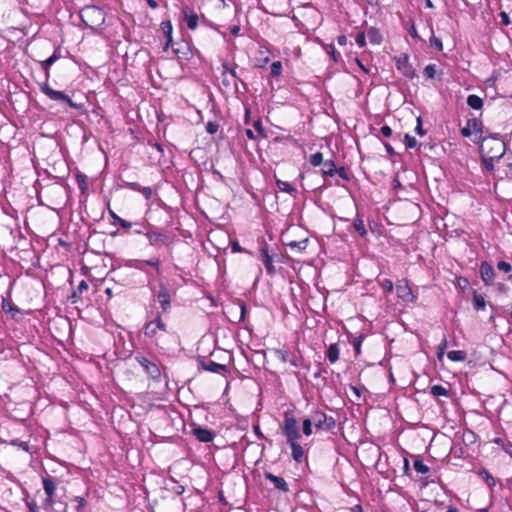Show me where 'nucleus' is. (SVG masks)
<instances>
[{
  "mask_svg": "<svg viewBox=\"0 0 512 512\" xmlns=\"http://www.w3.org/2000/svg\"><path fill=\"white\" fill-rule=\"evenodd\" d=\"M282 433L286 437V442L291 448V457L296 463H302L307 460L304 448L299 444L298 440L301 434L298 429V423L294 415L287 411L284 413V421Z\"/></svg>",
  "mask_w": 512,
  "mask_h": 512,
  "instance_id": "1",
  "label": "nucleus"
},
{
  "mask_svg": "<svg viewBox=\"0 0 512 512\" xmlns=\"http://www.w3.org/2000/svg\"><path fill=\"white\" fill-rule=\"evenodd\" d=\"M79 17L85 27L92 30L99 28L105 22L104 11L95 5H87L79 11Z\"/></svg>",
  "mask_w": 512,
  "mask_h": 512,
  "instance_id": "2",
  "label": "nucleus"
},
{
  "mask_svg": "<svg viewBox=\"0 0 512 512\" xmlns=\"http://www.w3.org/2000/svg\"><path fill=\"white\" fill-rule=\"evenodd\" d=\"M39 88H40V91L43 94H45L52 101H55L59 104L68 105L69 107H71L73 109L81 108V105L73 102L72 99L70 98V96L68 94H66L65 92L52 89L48 85V81L39 83Z\"/></svg>",
  "mask_w": 512,
  "mask_h": 512,
  "instance_id": "3",
  "label": "nucleus"
},
{
  "mask_svg": "<svg viewBox=\"0 0 512 512\" xmlns=\"http://www.w3.org/2000/svg\"><path fill=\"white\" fill-rule=\"evenodd\" d=\"M225 315L230 323H244L247 315V305L241 299H235L226 307Z\"/></svg>",
  "mask_w": 512,
  "mask_h": 512,
  "instance_id": "4",
  "label": "nucleus"
},
{
  "mask_svg": "<svg viewBox=\"0 0 512 512\" xmlns=\"http://www.w3.org/2000/svg\"><path fill=\"white\" fill-rule=\"evenodd\" d=\"M310 418L317 431H332L336 426L335 418L322 410L313 411Z\"/></svg>",
  "mask_w": 512,
  "mask_h": 512,
  "instance_id": "5",
  "label": "nucleus"
},
{
  "mask_svg": "<svg viewBox=\"0 0 512 512\" xmlns=\"http://www.w3.org/2000/svg\"><path fill=\"white\" fill-rule=\"evenodd\" d=\"M480 144V151L482 153H485L487 158H489L491 161H494L496 159L498 160L505 154V143L500 138H497L496 142L491 146H489V142H484Z\"/></svg>",
  "mask_w": 512,
  "mask_h": 512,
  "instance_id": "6",
  "label": "nucleus"
},
{
  "mask_svg": "<svg viewBox=\"0 0 512 512\" xmlns=\"http://www.w3.org/2000/svg\"><path fill=\"white\" fill-rule=\"evenodd\" d=\"M136 362L144 369V371L149 375V377L154 381H159L161 378V370L155 362L150 361L147 357L143 355L135 356Z\"/></svg>",
  "mask_w": 512,
  "mask_h": 512,
  "instance_id": "7",
  "label": "nucleus"
},
{
  "mask_svg": "<svg viewBox=\"0 0 512 512\" xmlns=\"http://www.w3.org/2000/svg\"><path fill=\"white\" fill-rule=\"evenodd\" d=\"M395 65L399 72L406 78L413 79L417 77L416 70L409 62V56L407 54H401L395 59Z\"/></svg>",
  "mask_w": 512,
  "mask_h": 512,
  "instance_id": "8",
  "label": "nucleus"
},
{
  "mask_svg": "<svg viewBox=\"0 0 512 512\" xmlns=\"http://www.w3.org/2000/svg\"><path fill=\"white\" fill-rule=\"evenodd\" d=\"M191 434L202 443H210L214 440L216 434L213 430L202 427L198 424H191Z\"/></svg>",
  "mask_w": 512,
  "mask_h": 512,
  "instance_id": "9",
  "label": "nucleus"
},
{
  "mask_svg": "<svg viewBox=\"0 0 512 512\" xmlns=\"http://www.w3.org/2000/svg\"><path fill=\"white\" fill-rule=\"evenodd\" d=\"M146 238L149 241V245L154 246L157 243L164 245V246H170L173 243L174 236L158 232L154 230V228H150L149 232L146 233Z\"/></svg>",
  "mask_w": 512,
  "mask_h": 512,
  "instance_id": "10",
  "label": "nucleus"
},
{
  "mask_svg": "<svg viewBox=\"0 0 512 512\" xmlns=\"http://www.w3.org/2000/svg\"><path fill=\"white\" fill-rule=\"evenodd\" d=\"M397 297L404 302H415L417 297L413 294L408 280L402 279L396 285Z\"/></svg>",
  "mask_w": 512,
  "mask_h": 512,
  "instance_id": "11",
  "label": "nucleus"
},
{
  "mask_svg": "<svg viewBox=\"0 0 512 512\" xmlns=\"http://www.w3.org/2000/svg\"><path fill=\"white\" fill-rule=\"evenodd\" d=\"M413 468H414V470L417 473L424 475L423 477L420 478V482H421L423 487H426L430 483L434 482V480L433 479H429V476L427 475L430 472L429 466H427L423 462V460L421 459L420 456H415V459H414V462H413Z\"/></svg>",
  "mask_w": 512,
  "mask_h": 512,
  "instance_id": "12",
  "label": "nucleus"
},
{
  "mask_svg": "<svg viewBox=\"0 0 512 512\" xmlns=\"http://www.w3.org/2000/svg\"><path fill=\"white\" fill-rule=\"evenodd\" d=\"M198 364L205 371L213 372V373H223L228 372V367L224 364L216 363L212 360H207L204 356H198Z\"/></svg>",
  "mask_w": 512,
  "mask_h": 512,
  "instance_id": "13",
  "label": "nucleus"
},
{
  "mask_svg": "<svg viewBox=\"0 0 512 512\" xmlns=\"http://www.w3.org/2000/svg\"><path fill=\"white\" fill-rule=\"evenodd\" d=\"M479 272L481 279L486 286L493 284L496 274L491 264H489L487 261H483L480 265Z\"/></svg>",
  "mask_w": 512,
  "mask_h": 512,
  "instance_id": "14",
  "label": "nucleus"
},
{
  "mask_svg": "<svg viewBox=\"0 0 512 512\" xmlns=\"http://www.w3.org/2000/svg\"><path fill=\"white\" fill-rule=\"evenodd\" d=\"M181 14L183 16V19L187 23V27L190 30H195L198 27L199 17L192 8H190L189 6L182 7Z\"/></svg>",
  "mask_w": 512,
  "mask_h": 512,
  "instance_id": "15",
  "label": "nucleus"
},
{
  "mask_svg": "<svg viewBox=\"0 0 512 512\" xmlns=\"http://www.w3.org/2000/svg\"><path fill=\"white\" fill-rule=\"evenodd\" d=\"M264 478L270 481L274 487L284 493H288L290 491L288 483L285 481L283 477L276 476L269 471H264Z\"/></svg>",
  "mask_w": 512,
  "mask_h": 512,
  "instance_id": "16",
  "label": "nucleus"
},
{
  "mask_svg": "<svg viewBox=\"0 0 512 512\" xmlns=\"http://www.w3.org/2000/svg\"><path fill=\"white\" fill-rule=\"evenodd\" d=\"M468 126H470V128L473 129V131L476 134V138L473 140L474 143H476V144L484 143L486 138L483 135V123H482V121L480 119H477V118L468 119Z\"/></svg>",
  "mask_w": 512,
  "mask_h": 512,
  "instance_id": "17",
  "label": "nucleus"
},
{
  "mask_svg": "<svg viewBox=\"0 0 512 512\" xmlns=\"http://www.w3.org/2000/svg\"><path fill=\"white\" fill-rule=\"evenodd\" d=\"M160 29L166 38L165 44L163 46V51H167L170 48V46H173V43H175L172 37L173 27L171 21H162L160 24Z\"/></svg>",
  "mask_w": 512,
  "mask_h": 512,
  "instance_id": "18",
  "label": "nucleus"
},
{
  "mask_svg": "<svg viewBox=\"0 0 512 512\" xmlns=\"http://www.w3.org/2000/svg\"><path fill=\"white\" fill-rule=\"evenodd\" d=\"M172 48V53L178 58V59H189V55L191 54L189 44L185 41L181 42H175L173 43V46H170Z\"/></svg>",
  "mask_w": 512,
  "mask_h": 512,
  "instance_id": "19",
  "label": "nucleus"
},
{
  "mask_svg": "<svg viewBox=\"0 0 512 512\" xmlns=\"http://www.w3.org/2000/svg\"><path fill=\"white\" fill-rule=\"evenodd\" d=\"M260 253H261L262 261H263V264H264V266L266 268L267 273L269 275L275 274L276 270H275V267L273 265L272 256L269 254L267 243L263 244V246L260 249Z\"/></svg>",
  "mask_w": 512,
  "mask_h": 512,
  "instance_id": "20",
  "label": "nucleus"
},
{
  "mask_svg": "<svg viewBox=\"0 0 512 512\" xmlns=\"http://www.w3.org/2000/svg\"><path fill=\"white\" fill-rule=\"evenodd\" d=\"M149 287H150V290H151L153 296L156 297L157 300L171 299L170 289L168 288V285L165 282H163L162 280H160L158 282V290L157 291L150 284H149Z\"/></svg>",
  "mask_w": 512,
  "mask_h": 512,
  "instance_id": "21",
  "label": "nucleus"
},
{
  "mask_svg": "<svg viewBox=\"0 0 512 512\" xmlns=\"http://www.w3.org/2000/svg\"><path fill=\"white\" fill-rule=\"evenodd\" d=\"M60 58V53L58 49H56L53 54L48 57L46 60L40 62V66L42 70L45 72V80L48 81L50 78V68L51 66Z\"/></svg>",
  "mask_w": 512,
  "mask_h": 512,
  "instance_id": "22",
  "label": "nucleus"
},
{
  "mask_svg": "<svg viewBox=\"0 0 512 512\" xmlns=\"http://www.w3.org/2000/svg\"><path fill=\"white\" fill-rule=\"evenodd\" d=\"M89 288L88 283L85 280H82L79 284L76 290H73L71 295L68 297V300L75 304L81 299V294L84 291H87Z\"/></svg>",
  "mask_w": 512,
  "mask_h": 512,
  "instance_id": "23",
  "label": "nucleus"
},
{
  "mask_svg": "<svg viewBox=\"0 0 512 512\" xmlns=\"http://www.w3.org/2000/svg\"><path fill=\"white\" fill-rule=\"evenodd\" d=\"M322 165H323V167L321 169V174L324 178H327V177L331 178L336 175L337 166H336L334 160H332V159L326 160Z\"/></svg>",
  "mask_w": 512,
  "mask_h": 512,
  "instance_id": "24",
  "label": "nucleus"
},
{
  "mask_svg": "<svg viewBox=\"0 0 512 512\" xmlns=\"http://www.w3.org/2000/svg\"><path fill=\"white\" fill-rule=\"evenodd\" d=\"M142 265H148L156 269L157 273H160V260L157 257H152L147 260H137L135 268L144 271Z\"/></svg>",
  "mask_w": 512,
  "mask_h": 512,
  "instance_id": "25",
  "label": "nucleus"
},
{
  "mask_svg": "<svg viewBox=\"0 0 512 512\" xmlns=\"http://www.w3.org/2000/svg\"><path fill=\"white\" fill-rule=\"evenodd\" d=\"M339 354H340V350H339L338 344L337 343H333V344H330L329 347L327 348L325 356H326L327 360L331 364H333L336 361H338Z\"/></svg>",
  "mask_w": 512,
  "mask_h": 512,
  "instance_id": "26",
  "label": "nucleus"
},
{
  "mask_svg": "<svg viewBox=\"0 0 512 512\" xmlns=\"http://www.w3.org/2000/svg\"><path fill=\"white\" fill-rule=\"evenodd\" d=\"M472 305L475 311L484 310L486 308V301L483 295L479 294L475 289L472 291Z\"/></svg>",
  "mask_w": 512,
  "mask_h": 512,
  "instance_id": "27",
  "label": "nucleus"
},
{
  "mask_svg": "<svg viewBox=\"0 0 512 512\" xmlns=\"http://www.w3.org/2000/svg\"><path fill=\"white\" fill-rule=\"evenodd\" d=\"M477 438H478L477 434L470 429H465L462 433V442L466 448L475 444L477 441Z\"/></svg>",
  "mask_w": 512,
  "mask_h": 512,
  "instance_id": "28",
  "label": "nucleus"
},
{
  "mask_svg": "<svg viewBox=\"0 0 512 512\" xmlns=\"http://www.w3.org/2000/svg\"><path fill=\"white\" fill-rule=\"evenodd\" d=\"M477 475L490 487L493 488L497 481L496 479L486 470L485 468H481L477 471Z\"/></svg>",
  "mask_w": 512,
  "mask_h": 512,
  "instance_id": "29",
  "label": "nucleus"
},
{
  "mask_svg": "<svg viewBox=\"0 0 512 512\" xmlns=\"http://www.w3.org/2000/svg\"><path fill=\"white\" fill-rule=\"evenodd\" d=\"M467 105L474 110H481L483 108L484 102L481 97L475 94H470L467 97Z\"/></svg>",
  "mask_w": 512,
  "mask_h": 512,
  "instance_id": "30",
  "label": "nucleus"
},
{
  "mask_svg": "<svg viewBox=\"0 0 512 512\" xmlns=\"http://www.w3.org/2000/svg\"><path fill=\"white\" fill-rule=\"evenodd\" d=\"M352 227L362 238L367 237V229L365 228L364 221L359 217V215H357V217L353 220Z\"/></svg>",
  "mask_w": 512,
  "mask_h": 512,
  "instance_id": "31",
  "label": "nucleus"
},
{
  "mask_svg": "<svg viewBox=\"0 0 512 512\" xmlns=\"http://www.w3.org/2000/svg\"><path fill=\"white\" fill-rule=\"evenodd\" d=\"M450 454L455 458H466L469 456L467 448L460 444H453L450 449Z\"/></svg>",
  "mask_w": 512,
  "mask_h": 512,
  "instance_id": "32",
  "label": "nucleus"
},
{
  "mask_svg": "<svg viewBox=\"0 0 512 512\" xmlns=\"http://www.w3.org/2000/svg\"><path fill=\"white\" fill-rule=\"evenodd\" d=\"M43 488L46 496H54L56 491V484L51 477L43 478Z\"/></svg>",
  "mask_w": 512,
  "mask_h": 512,
  "instance_id": "33",
  "label": "nucleus"
},
{
  "mask_svg": "<svg viewBox=\"0 0 512 512\" xmlns=\"http://www.w3.org/2000/svg\"><path fill=\"white\" fill-rule=\"evenodd\" d=\"M447 357L453 362H463L467 358V353L463 350H452L447 353Z\"/></svg>",
  "mask_w": 512,
  "mask_h": 512,
  "instance_id": "34",
  "label": "nucleus"
},
{
  "mask_svg": "<svg viewBox=\"0 0 512 512\" xmlns=\"http://www.w3.org/2000/svg\"><path fill=\"white\" fill-rule=\"evenodd\" d=\"M79 190L82 194L86 193L88 189V178L82 172H77L75 175Z\"/></svg>",
  "mask_w": 512,
  "mask_h": 512,
  "instance_id": "35",
  "label": "nucleus"
},
{
  "mask_svg": "<svg viewBox=\"0 0 512 512\" xmlns=\"http://www.w3.org/2000/svg\"><path fill=\"white\" fill-rule=\"evenodd\" d=\"M276 185L281 191L286 192L292 196H295L297 193L296 188L289 182L276 180Z\"/></svg>",
  "mask_w": 512,
  "mask_h": 512,
  "instance_id": "36",
  "label": "nucleus"
},
{
  "mask_svg": "<svg viewBox=\"0 0 512 512\" xmlns=\"http://www.w3.org/2000/svg\"><path fill=\"white\" fill-rule=\"evenodd\" d=\"M430 393L435 397H440V396L450 397V391L448 389H446L445 387H443L442 385H438V384L433 385L430 388Z\"/></svg>",
  "mask_w": 512,
  "mask_h": 512,
  "instance_id": "37",
  "label": "nucleus"
},
{
  "mask_svg": "<svg viewBox=\"0 0 512 512\" xmlns=\"http://www.w3.org/2000/svg\"><path fill=\"white\" fill-rule=\"evenodd\" d=\"M159 329L157 327L154 326V322H152L151 320L146 322L145 325H144V328H143V333L146 337L148 338H153L157 335V331Z\"/></svg>",
  "mask_w": 512,
  "mask_h": 512,
  "instance_id": "38",
  "label": "nucleus"
},
{
  "mask_svg": "<svg viewBox=\"0 0 512 512\" xmlns=\"http://www.w3.org/2000/svg\"><path fill=\"white\" fill-rule=\"evenodd\" d=\"M134 226H135V229L133 230V233L138 234V235H145V236H146V233L149 232L150 228H154V226L151 224H148V223L145 224V223H140V222L134 223Z\"/></svg>",
  "mask_w": 512,
  "mask_h": 512,
  "instance_id": "39",
  "label": "nucleus"
},
{
  "mask_svg": "<svg viewBox=\"0 0 512 512\" xmlns=\"http://www.w3.org/2000/svg\"><path fill=\"white\" fill-rule=\"evenodd\" d=\"M368 38L373 44H380L382 37L378 31V29L371 27L367 32Z\"/></svg>",
  "mask_w": 512,
  "mask_h": 512,
  "instance_id": "40",
  "label": "nucleus"
},
{
  "mask_svg": "<svg viewBox=\"0 0 512 512\" xmlns=\"http://www.w3.org/2000/svg\"><path fill=\"white\" fill-rule=\"evenodd\" d=\"M308 239H304L301 241H291L286 243L285 245L290 247L292 250L297 249L299 252H302L307 247Z\"/></svg>",
  "mask_w": 512,
  "mask_h": 512,
  "instance_id": "41",
  "label": "nucleus"
},
{
  "mask_svg": "<svg viewBox=\"0 0 512 512\" xmlns=\"http://www.w3.org/2000/svg\"><path fill=\"white\" fill-rule=\"evenodd\" d=\"M154 322V326L157 327L162 332H167V326L162 320V314L160 311H157L154 319L151 320Z\"/></svg>",
  "mask_w": 512,
  "mask_h": 512,
  "instance_id": "42",
  "label": "nucleus"
},
{
  "mask_svg": "<svg viewBox=\"0 0 512 512\" xmlns=\"http://www.w3.org/2000/svg\"><path fill=\"white\" fill-rule=\"evenodd\" d=\"M364 338H365V335L360 334V335L354 337V339L352 340V345H353L356 356L360 355V353H361V346H362Z\"/></svg>",
  "mask_w": 512,
  "mask_h": 512,
  "instance_id": "43",
  "label": "nucleus"
},
{
  "mask_svg": "<svg viewBox=\"0 0 512 512\" xmlns=\"http://www.w3.org/2000/svg\"><path fill=\"white\" fill-rule=\"evenodd\" d=\"M309 162L312 166L318 167L322 165L325 161H323V154L321 152H316L311 154L309 157Z\"/></svg>",
  "mask_w": 512,
  "mask_h": 512,
  "instance_id": "44",
  "label": "nucleus"
},
{
  "mask_svg": "<svg viewBox=\"0 0 512 512\" xmlns=\"http://www.w3.org/2000/svg\"><path fill=\"white\" fill-rule=\"evenodd\" d=\"M304 358L302 357V355L300 354H295V353H292L291 354V357L289 358V363L293 366V367H300V366H304Z\"/></svg>",
  "mask_w": 512,
  "mask_h": 512,
  "instance_id": "45",
  "label": "nucleus"
},
{
  "mask_svg": "<svg viewBox=\"0 0 512 512\" xmlns=\"http://www.w3.org/2000/svg\"><path fill=\"white\" fill-rule=\"evenodd\" d=\"M313 422L311 420V418H305L302 422V432L305 436H310L312 434V427H313Z\"/></svg>",
  "mask_w": 512,
  "mask_h": 512,
  "instance_id": "46",
  "label": "nucleus"
},
{
  "mask_svg": "<svg viewBox=\"0 0 512 512\" xmlns=\"http://www.w3.org/2000/svg\"><path fill=\"white\" fill-rule=\"evenodd\" d=\"M282 74V63L280 61H274L271 64V77H278Z\"/></svg>",
  "mask_w": 512,
  "mask_h": 512,
  "instance_id": "47",
  "label": "nucleus"
},
{
  "mask_svg": "<svg viewBox=\"0 0 512 512\" xmlns=\"http://www.w3.org/2000/svg\"><path fill=\"white\" fill-rule=\"evenodd\" d=\"M377 281L385 292L390 293L393 291L394 284L390 279H377Z\"/></svg>",
  "mask_w": 512,
  "mask_h": 512,
  "instance_id": "48",
  "label": "nucleus"
},
{
  "mask_svg": "<svg viewBox=\"0 0 512 512\" xmlns=\"http://www.w3.org/2000/svg\"><path fill=\"white\" fill-rule=\"evenodd\" d=\"M408 33L410 36L415 40H421L420 36L418 35L415 23L412 19H410L407 23Z\"/></svg>",
  "mask_w": 512,
  "mask_h": 512,
  "instance_id": "49",
  "label": "nucleus"
},
{
  "mask_svg": "<svg viewBox=\"0 0 512 512\" xmlns=\"http://www.w3.org/2000/svg\"><path fill=\"white\" fill-rule=\"evenodd\" d=\"M72 501L77 503V505L75 507L77 512H82L85 509L86 505H87L86 499L84 497H81V496L73 497Z\"/></svg>",
  "mask_w": 512,
  "mask_h": 512,
  "instance_id": "50",
  "label": "nucleus"
},
{
  "mask_svg": "<svg viewBox=\"0 0 512 512\" xmlns=\"http://www.w3.org/2000/svg\"><path fill=\"white\" fill-rule=\"evenodd\" d=\"M336 175H338L339 178H341L345 181H350L352 179L351 173H349L348 170L344 166L337 167Z\"/></svg>",
  "mask_w": 512,
  "mask_h": 512,
  "instance_id": "51",
  "label": "nucleus"
},
{
  "mask_svg": "<svg viewBox=\"0 0 512 512\" xmlns=\"http://www.w3.org/2000/svg\"><path fill=\"white\" fill-rule=\"evenodd\" d=\"M424 75L428 79H434L436 75V65L435 64H429L424 68L423 71Z\"/></svg>",
  "mask_w": 512,
  "mask_h": 512,
  "instance_id": "52",
  "label": "nucleus"
},
{
  "mask_svg": "<svg viewBox=\"0 0 512 512\" xmlns=\"http://www.w3.org/2000/svg\"><path fill=\"white\" fill-rule=\"evenodd\" d=\"M404 143L406 145V148L409 149L415 148L418 145V141L416 140V138L408 133L404 135Z\"/></svg>",
  "mask_w": 512,
  "mask_h": 512,
  "instance_id": "53",
  "label": "nucleus"
},
{
  "mask_svg": "<svg viewBox=\"0 0 512 512\" xmlns=\"http://www.w3.org/2000/svg\"><path fill=\"white\" fill-rule=\"evenodd\" d=\"M446 348H447V339H446V336L444 335L442 341L440 342V344L437 347V358L439 360H441L442 357L444 356Z\"/></svg>",
  "mask_w": 512,
  "mask_h": 512,
  "instance_id": "54",
  "label": "nucleus"
},
{
  "mask_svg": "<svg viewBox=\"0 0 512 512\" xmlns=\"http://www.w3.org/2000/svg\"><path fill=\"white\" fill-rule=\"evenodd\" d=\"M274 353L282 362H289L291 354L288 351L282 349H274Z\"/></svg>",
  "mask_w": 512,
  "mask_h": 512,
  "instance_id": "55",
  "label": "nucleus"
},
{
  "mask_svg": "<svg viewBox=\"0 0 512 512\" xmlns=\"http://www.w3.org/2000/svg\"><path fill=\"white\" fill-rule=\"evenodd\" d=\"M161 308V314H168L171 310V299L158 300Z\"/></svg>",
  "mask_w": 512,
  "mask_h": 512,
  "instance_id": "56",
  "label": "nucleus"
},
{
  "mask_svg": "<svg viewBox=\"0 0 512 512\" xmlns=\"http://www.w3.org/2000/svg\"><path fill=\"white\" fill-rule=\"evenodd\" d=\"M2 309L3 311L5 312H15V313H20V309L18 307H16L15 305H13L11 302L9 301H6V300H3V303H2Z\"/></svg>",
  "mask_w": 512,
  "mask_h": 512,
  "instance_id": "57",
  "label": "nucleus"
},
{
  "mask_svg": "<svg viewBox=\"0 0 512 512\" xmlns=\"http://www.w3.org/2000/svg\"><path fill=\"white\" fill-rule=\"evenodd\" d=\"M121 187L140 192L142 186L137 182L122 181Z\"/></svg>",
  "mask_w": 512,
  "mask_h": 512,
  "instance_id": "58",
  "label": "nucleus"
},
{
  "mask_svg": "<svg viewBox=\"0 0 512 512\" xmlns=\"http://www.w3.org/2000/svg\"><path fill=\"white\" fill-rule=\"evenodd\" d=\"M10 444L12 446H16V447H19L21 448L22 450L26 451V452H29V443L28 442H25V441H21L19 439H13L11 440Z\"/></svg>",
  "mask_w": 512,
  "mask_h": 512,
  "instance_id": "59",
  "label": "nucleus"
},
{
  "mask_svg": "<svg viewBox=\"0 0 512 512\" xmlns=\"http://www.w3.org/2000/svg\"><path fill=\"white\" fill-rule=\"evenodd\" d=\"M429 42H430V46L432 48H435L438 51H442L443 50V44H442L441 39H439V38H437L435 36H432L430 38Z\"/></svg>",
  "mask_w": 512,
  "mask_h": 512,
  "instance_id": "60",
  "label": "nucleus"
},
{
  "mask_svg": "<svg viewBox=\"0 0 512 512\" xmlns=\"http://www.w3.org/2000/svg\"><path fill=\"white\" fill-rule=\"evenodd\" d=\"M253 127L254 129L257 131V133L262 136V137H267V135L265 134V129L262 125V121L261 119H257L254 121L253 123Z\"/></svg>",
  "mask_w": 512,
  "mask_h": 512,
  "instance_id": "61",
  "label": "nucleus"
},
{
  "mask_svg": "<svg viewBox=\"0 0 512 512\" xmlns=\"http://www.w3.org/2000/svg\"><path fill=\"white\" fill-rule=\"evenodd\" d=\"M219 129V125L216 122L209 121L206 123L205 130L208 134H215Z\"/></svg>",
  "mask_w": 512,
  "mask_h": 512,
  "instance_id": "62",
  "label": "nucleus"
},
{
  "mask_svg": "<svg viewBox=\"0 0 512 512\" xmlns=\"http://www.w3.org/2000/svg\"><path fill=\"white\" fill-rule=\"evenodd\" d=\"M497 268L500 271H503L505 273H509L512 270V265L506 261H499L497 263Z\"/></svg>",
  "mask_w": 512,
  "mask_h": 512,
  "instance_id": "63",
  "label": "nucleus"
},
{
  "mask_svg": "<svg viewBox=\"0 0 512 512\" xmlns=\"http://www.w3.org/2000/svg\"><path fill=\"white\" fill-rule=\"evenodd\" d=\"M357 45L361 48L365 47L366 46V36H365V33L362 31V32H359L356 36V39H355Z\"/></svg>",
  "mask_w": 512,
  "mask_h": 512,
  "instance_id": "64",
  "label": "nucleus"
}]
</instances>
